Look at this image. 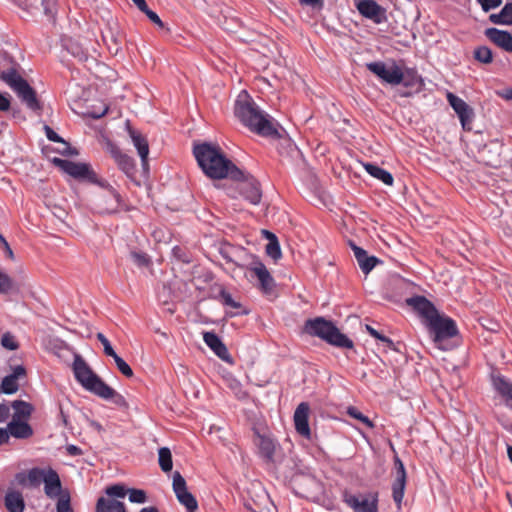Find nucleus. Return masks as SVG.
<instances>
[{
    "label": "nucleus",
    "instance_id": "45",
    "mask_svg": "<svg viewBox=\"0 0 512 512\" xmlns=\"http://www.w3.org/2000/svg\"><path fill=\"white\" fill-rule=\"evenodd\" d=\"M130 256L132 261L139 267H145L149 264V257L145 253L133 251Z\"/></svg>",
    "mask_w": 512,
    "mask_h": 512
},
{
    "label": "nucleus",
    "instance_id": "3",
    "mask_svg": "<svg viewBox=\"0 0 512 512\" xmlns=\"http://www.w3.org/2000/svg\"><path fill=\"white\" fill-rule=\"evenodd\" d=\"M72 370L75 379L85 390L105 400L116 398V404L124 402V398L95 374L81 355H74Z\"/></svg>",
    "mask_w": 512,
    "mask_h": 512
},
{
    "label": "nucleus",
    "instance_id": "42",
    "mask_svg": "<svg viewBox=\"0 0 512 512\" xmlns=\"http://www.w3.org/2000/svg\"><path fill=\"white\" fill-rule=\"evenodd\" d=\"M347 414L349 416H351L352 418L359 420L367 427H369V428L373 427L372 421L366 415L361 413L356 407H352V406L348 407Z\"/></svg>",
    "mask_w": 512,
    "mask_h": 512
},
{
    "label": "nucleus",
    "instance_id": "30",
    "mask_svg": "<svg viewBox=\"0 0 512 512\" xmlns=\"http://www.w3.org/2000/svg\"><path fill=\"white\" fill-rule=\"evenodd\" d=\"M95 510L96 512H126L123 502L105 497L97 500Z\"/></svg>",
    "mask_w": 512,
    "mask_h": 512
},
{
    "label": "nucleus",
    "instance_id": "38",
    "mask_svg": "<svg viewBox=\"0 0 512 512\" xmlns=\"http://www.w3.org/2000/svg\"><path fill=\"white\" fill-rule=\"evenodd\" d=\"M218 299L224 306L230 307L232 309H240L241 308V303L234 300L232 295L225 289L220 290Z\"/></svg>",
    "mask_w": 512,
    "mask_h": 512
},
{
    "label": "nucleus",
    "instance_id": "25",
    "mask_svg": "<svg viewBox=\"0 0 512 512\" xmlns=\"http://www.w3.org/2000/svg\"><path fill=\"white\" fill-rule=\"evenodd\" d=\"M485 35L497 46L507 52H512V34L497 28H488Z\"/></svg>",
    "mask_w": 512,
    "mask_h": 512
},
{
    "label": "nucleus",
    "instance_id": "6",
    "mask_svg": "<svg viewBox=\"0 0 512 512\" xmlns=\"http://www.w3.org/2000/svg\"><path fill=\"white\" fill-rule=\"evenodd\" d=\"M425 326L433 333V341L436 346L442 350H448L449 347L444 342L459 333L456 322L448 316H441L439 313Z\"/></svg>",
    "mask_w": 512,
    "mask_h": 512
},
{
    "label": "nucleus",
    "instance_id": "64",
    "mask_svg": "<svg viewBox=\"0 0 512 512\" xmlns=\"http://www.w3.org/2000/svg\"><path fill=\"white\" fill-rule=\"evenodd\" d=\"M139 512H159V510L154 506L144 507Z\"/></svg>",
    "mask_w": 512,
    "mask_h": 512
},
{
    "label": "nucleus",
    "instance_id": "56",
    "mask_svg": "<svg viewBox=\"0 0 512 512\" xmlns=\"http://www.w3.org/2000/svg\"><path fill=\"white\" fill-rule=\"evenodd\" d=\"M489 20L493 23V24H498V25H508V23L506 22V19L504 18L502 12L500 11L499 13H493V14H490L489 16Z\"/></svg>",
    "mask_w": 512,
    "mask_h": 512
},
{
    "label": "nucleus",
    "instance_id": "13",
    "mask_svg": "<svg viewBox=\"0 0 512 512\" xmlns=\"http://www.w3.org/2000/svg\"><path fill=\"white\" fill-rule=\"evenodd\" d=\"M406 304L423 318L425 325L438 314L435 305L424 296L417 295L407 298Z\"/></svg>",
    "mask_w": 512,
    "mask_h": 512
},
{
    "label": "nucleus",
    "instance_id": "28",
    "mask_svg": "<svg viewBox=\"0 0 512 512\" xmlns=\"http://www.w3.org/2000/svg\"><path fill=\"white\" fill-rule=\"evenodd\" d=\"M7 427L10 435L17 439H27L33 435V429L27 421L12 419Z\"/></svg>",
    "mask_w": 512,
    "mask_h": 512
},
{
    "label": "nucleus",
    "instance_id": "40",
    "mask_svg": "<svg viewBox=\"0 0 512 512\" xmlns=\"http://www.w3.org/2000/svg\"><path fill=\"white\" fill-rule=\"evenodd\" d=\"M114 359V362L117 366V369L126 377H132L133 376V370L129 366V364L121 358L117 353L112 357Z\"/></svg>",
    "mask_w": 512,
    "mask_h": 512
},
{
    "label": "nucleus",
    "instance_id": "48",
    "mask_svg": "<svg viewBox=\"0 0 512 512\" xmlns=\"http://www.w3.org/2000/svg\"><path fill=\"white\" fill-rule=\"evenodd\" d=\"M13 283L11 278L0 271V294L8 293L12 289Z\"/></svg>",
    "mask_w": 512,
    "mask_h": 512
},
{
    "label": "nucleus",
    "instance_id": "16",
    "mask_svg": "<svg viewBox=\"0 0 512 512\" xmlns=\"http://www.w3.org/2000/svg\"><path fill=\"white\" fill-rule=\"evenodd\" d=\"M240 180H242L239 184L241 195L251 204L258 205L262 198L259 182L254 178L245 179V176Z\"/></svg>",
    "mask_w": 512,
    "mask_h": 512
},
{
    "label": "nucleus",
    "instance_id": "23",
    "mask_svg": "<svg viewBox=\"0 0 512 512\" xmlns=\"http://www.w3.org/2000/svg\"><path fill=\"white\" fill-rule=\"evenodd\" d=\"M112 157L117 163L118 167L128 176L132 177L135 174L136 166L134 159L127 154H124L117 146L111 145L109 149Z\"/></svg>",
    "mask_w": 512,
    "mask_h": 512
},
{
    "label": "nucleus",
    "instance_id": "36",
    "mask_svg": "<svg viewBox=\"0 0 512 512\" xmlns=\"http://www.w3.org/2000/svg\"><path fill=\"white\" fill-rule=\"evenodd\" d=\"M474 58L484 64H489L493 60L492 51L486 46L477 47L474 50Z\"/></svg>",
    "mask_w": 512,
    "mask_h": 512
},
{
    "label": "nucleus",
    "instance_id": "4",
    "mask_svg": "<svg viewBox=\"0 0 512 512\" xmlns=\"http://www.w3.org/2000/svg\"><path fill=\"white\" fill-rule=\"evenodd\" d=\"M303 329L306 334L318 337L332 346L345 349L354 347L353 341L341 333L332 321L326 320L324 317L308 319Z\"/></svg>",
    "mask_w": 512,
    "mask_h": 512
},
{
    "label": "nucleus",
    "instance_id": "29",
    "mask_svg": "<svg viewBox=\"0 0 512 512\" xmlns=\"http://www.w3.org/2000/svg\"><path fill=\"white\" fill-rule=\"evenodd\" d=\"M4 504L9 512H24L25 502L22 493L16 490H8Z\"/></svg>",
    "mask_w": 512,
    "mask_h": 512
},
{
    "label": "nucleus",
    "instance_id": "59",
    "mask_svg": "<svg viewBox=\"0 0 512 512\" xmlns=\"http://www.w3.org/2000/svg\"><path fill=\"white\" fill-rule=\"evenodd\" d=\"M16 481L19 485L21 486H29V483H28V473L25 474L23 472H20V473H17L16 474Z\"/></svg>",
    "mask_w": 512,
    "mask_h": 512
},
{
    "label": "nucleus",
    "instance_id": "15",
    "mask_svg": "<svg viewBox=\"0 0 512 512\" xmlns=\"http://www.w3.org/2000/svg\"><path fill=\"white\" fill-rule=\"evenodd\" d=\"M310 407L307 402H301L294 412V425L296 432L306 439L311 438V430L309 426Z\"/></svg>",
    "mask_w": 512,
    "mask_h": 512
},
{
    "label": "nucleus",
    "instance_id": "57",
    "mask_svg": "<svg viewBox=\"0 0 512 512\" xmlns=\"http://www.w3.org/2000/svg\"><path fill=\"white\" fill-rule=\"evenodd\" d=\"M10 98L9 96L0 92V111H8L10 109Z\"/></svg>",
    "mask_w": 512,
    "mask_h": 512
},
{
    "label": "nucleus",
    "instance_id": "49",
    "mask_svg": "<svg viewBox=\"0 0 512 512\" xmlns=\"http://www.w3.org/2000/svg\"><path fill=\"white\" fill-rule=\"evenodd\" d=\"M366 330H367V332H368L372 337H374V338H376V339L380 340L381 342H383V343L387 344L388 346L393 345V341H392L389 337H387V336H385V335H383V334L379 333L376 329H374V328H373V327H371L370 325H366Z\"/></svg>",
    "mask_w": 512,
    "mask_h": 512
},
{
    "label": "nucleus",
    "instance_id": "43",
    "mask_svg": "<svg viewBox=\"0 0 512 512\" xmlns=\"http://www.w3.org/2000/svg\"><path fill=\"white\" fill-rule=\"evenodd\" d=\"M1 345L4 348L11 350V351L18 349V347H19V344L16 341L15 337L9 332L3 334L2 338H1Z\"/></svg>",
    "mask_w": 512,
    "mask_h": 512
},
{
    "label": "nucleus",
    "instance_id": "62",
    "mask_svg": "<svg viewBox=\"0 0 512 512\" xmlns=\"http://www.w3.org/2000/svg\"><path fill=\"white\" fill-rule=\"evenodd\" d=\"M9 438H10V433H9L8 427L0 428V446L8 443Z\"/></svg>",
    "mask_w": 512,
    "mask_h": 512
},
{
    "label": "nucleus",
    "instance_id": "1",
    "mask_svg": "<svg viewBox=\"0 0 512 512\" xmlns=\"http://www.w3.org/2000/svg\"><path fill=\"white\" fill-rule=\"evenodd\" d=\"M234 114L250 131L269 138H278V123L262 111L246 91L240 92L235 100Z\"/></svg>",
    "mask_w": 512,
    "mask_h": 512
},
{
    "label": "nucleus",
    "instance_id": "19",
    "mask_svg": "<svg viewBox=\"0 0 512 512\" xmlns=\"http://www.w3.org/2000/svg\"><path fill=\"white\" fill-rule=\"evenodd\" d=\"M359 13L365 18L380 24L383 21L384 10L374 0H360L357 3Z\"/></svg>",
    "mask_w": 512,
    "mask_h": 512
},
{
    "label": "nucleus",
    "instance_id": "58",
    "mask_svg": "<svg viewBox=\"0 0 512 512\" xmlns=\"http://www.w3.org/2000/svg\"><path fill=\"white\" fill-rule=\"evenodd\" d=\"M10 416V408L6 404H0V423L6 422Z\"/></svg>",
    "mask_w": 512,
    "mask_h": 512
},
{
    "label": "nucleus",
    "instance_id": "34",
    "mask_svg": "<svg viewBox=\"0 0 512 512\" xmlns=\"http://www.w3.org/2000/svg\"><path fill=\"white\" fill-rule=\"evenodd\" d=\"M158 461L163 472H170L173 467L171 451L168 447H162L158 451Z\"/></svg>",
    "mask_w": 512,
    "mask_h": 512
},
{
    "label": "nucleus",
    "instance_id": "10",
    "mask_svg": "<svg viewBox=\"0 0 512 512\" xmlns=\"http://www.w3.org/2000/svg\"><path fill=\"white\" fill-rule=\"evenodd\" d=\"M172 486L177 500L186 508L187 512H197L198 502L187 490L186 480L178 471L173 474Z\"/></svg>",
    "mask_w": 512,
    "mask_h": 512
},
{
    "label": "nucleus",
    "instance_id": "50",
    "mask_svg": "<svg viewBox=\"0 0 512 512\" xmlns=\"http://www.w3.org/2000/svg\"><path fill=\"white\" fill-rule=\"evenodd\" d=\"M477 2L484 12H489L502 4V0H477Z\"/></svg>",
    "mask_w": 512,
    "mask_h": 512
},
{
    "label": "nucleus",
    "instance_id": "41",
    "mask_svg": "<svg viewBox=\"0 0 512 512\" xmlns=\"http://www.w3.org/2000/svg\"><path fill=\"white\" fill-rule=\"evenodd\" d=\"M129 501L132 503L143 504L147 501L146 492L141 489H128Z\"/></svg>",
    "mask_w": 512,
    "mask_h": 512
},
{
    "label": "nucleus",
    "instance_id": "61",
    "mask_svg": "<svg viewBox=\"0 0 512 512\" xmlns=\"http://www.w3.org/2000/svg\"><path fill=\"white\" fill-rule=\"evenodd\" d=\"M66 450H67L68 454L71 456H80L83 454L82 449L73 444L68 445Z\"/></svg>",
    "mask_w": 512,
    "mask_h": 512
},
{
    "label": "nucleus",
    "instance_id": "52",
    "mask_svg": "<svg viewBox=\"0 0 512 512\" xmlns=\"http://www.w3.org/2000/svg\"><path fill=\"white\" fill-rule=\"evenodd\" d=\"M299 3L311 7L315 11H321L324 8V0H299Z\"/></svg>",
    "mask_w": 512,
    "mask_h": 512
},
{
    "label": "nucleus",
    "instance_id": "12",
    "mask_svg": "<svg viewBox=\"0 0 512 512\" xmlns=\"http://www.w3.org/2000/svg\"><path fill=\"white\" fill-rule=\"evenodd\" d=\"M28 14H33L43 8L44 14L49 18H54L56 13V0H9Z\"/></svg>",
    "mask_w": 512,
    "mask_h": 512
},
{
    "label": "nucleus",
    "instance_id": "8",
    "mask_svg": "<svg viewBox=\"0 0 512 512\" xmlns=\"http://www.w3.org/2000/svg\"><path fill=\"white\" fill-rule=\"evenodd\" d=\"M366 68L387 84L399 85L404 81V73L395 63L391 67H387L384 62L375 61L367 63Z\"/></svg>",
    "mask_w": 512,
    "mask_h": 512
},
{
    "label": "nucleus",
    "instance_id": "46",
    "mask_svg": "<svg viewBox=\"0 0 512 512\" xmlns=\"http://www.w3.org/2000/svg\"><path fill=\"white\" fill-rule=\"evenodd\" d=\"M97 339L103 345V350H104L105 355L113 357L116 354V352L113 349L110 341L108 340V338L103 333H98L97 334Z\"/></svg>",
    "mask_w": 512,
    "mask_h": 512
},
{
    "label": "nucleus",
    "instance_id": "32",
    "mask_svg": "<svg viewBox=\"0 0 512 512\" xmlns=\"http://www.w3.org/2000/svg\"><path fill=\"white\" fill-rule=\"evenodd\" d=\"M12 408L14 409L12 419L16 420L28 419L33 411L32 405L22 400L13 401Z\"/></svg>",
    "mask_w": 512,
    "mask_h": 512
},
{
    "label": "nucleus",
    "instance_id": "63",
    "mask_svg": "<svg viewBox=\"0 0 512 512\" xmlns=\"http://www.w3.org/2000/svg\"><path fill=\"white\" fill-rule=\"evenodd\" d=\"M502 97L505 98L506 100H512V88L506 89L502 93Z\"/></svg>",
    "mask_w": 512,
    "mask_h": 512
},
{
    "label": "nucleus",
    "instance_id": "24",
    "mask_svg": "<svg viewBox=\"0 0 512 512\" xmlns=\"http://www.w3.org/2000/svg\"><path fill=\"white\" fill-rule=\"evenodd\" d=\"M351 249L354 252L355 259L357 260L361 271L365 275L369 274L376 264L380 262L376 256H369L366 250L354 243H351Z\"/></svg>",
    "mask_w": 512,
    "mask_h": 512
},
{
    "label": "nucleus",
    "instance_id": "14",
    "mask_svg": "<svg viewBox=\"0 0 512 512\" xmlns=\"http://www.w3.org/2000/svg\"><path fill=\"white\" fill-rule=\"evenodd\" d=\"M394 469L395 479L392 485V496L394 501L400 505L404 497L406 486V470L399 457H395L394 459Z\"/></svg>",
    "mask_w": 512,
    "mask_h": 512
},
{
    "label": "nucleus",
    "instance_id": "60",
    "mask_svg": "<svg viewBox=\"0 0 512 512\" xmlns=\"http://www.w3.org/2000/svg\"><path fill=\"white\" fill-rule=\"evenodd\" d=\"M0 243L4 248L5 252L7 253V256L12 259L14 257L13 251L3 235H0Z\"/></svg>",
    "mask_w": 512,
    "mask_h": 512
},
{
    "label": "nucleus",
    "instance_id": "44",
    "mask_svg": "<svg viewBox=\"0 0 512 512\" xmlns=\"http://www.w3.org/2000/svg\"><path fill=\"white\" fill-rule=\"evenodd\" d=\"M139 10L141 12H143L152 23H154L155 25H157L160 28L164 27V23L162 22V20L158 16V14L156 12L152 11L148 7L147 3H145V7L144 8H140Z\"/></svg>",
    "mask_w": 512,
    "mask_h": 512
},
{
    "label": "nucleus",
    "instance_id": "31",
    "mask_svg": "<svg viewBox=\"0 0 512 512\" xmlns=\"http://www.w3.org/2000/svg\"><path fill=\"white\" fill-rule=\"evenodd\" d=\"M364 168L369 175L380 180L384 184L389 186L393 184L394 179L392 174L380 166L373 163H366L364 164Z\"/></svg>",
    "mask_w": 512,
    "mask_h": 512
},
{
    "label": "nucleus",
    "instance_id": "53",
    "mask_svg": "<svg viewBox=\"0 0 512 512\" xmlns=\"http://www.w3.org/2000/svg\"><path fill=\"white\" fill-rule=\"evenodd\" d=\"M61 144V148H59L57 151L58 153L62 154V155H77V151L75 148L71 147L70 144L68 142H66L64 139H63V142H59Z\"/></svg>",
    "mask_w": 512,
    "mask_h": 512
},
{
    "label": "nucleus",
    "instance_id": "11",
    "mask_svg": "<svg viewBox=\"0 0 512 512\" xmlns=\"http://www.w3.org/2000/svg\"><path fill=\"white\" fill-rule=\"evenodd\" d=\"M447 101L459 117L462 128L464 130H470L469 124L472 122L474 116L472 108L462 98L451 92L447 93Z\"/></svg>",
    "mask_w": 512,
    "mask_h": 512
},
{
    "label": "nucleus",
    "instance_id": "22",
    "mask_svg": "<svg viewBox=\"0 0 512 512\" xmlns=\"http://www.w3.org/2000/svg\"><path fill=\"white\" fill-rule=\"evenodd\" d=\"M255 444L258 447L260 456L266 462H273L276 450V442L273 438L267 435H262L259 432L255 433Z\"/></svg>",
    "mask_w": 512,
    "mask_h": 512
},
{
    "label": "nucleus",
    "instance_id": "9",
    "mask_svg": "<svg viewBox=\"0 0 512 512\" xmlns=\"http://www.w3.org/2000/svg\"><path fill=\"white\" fill-rule=\"evenodd\" d=\"M53 162L75 179H86L93 183L97 181L96 173L91 170L88 164L76 163L60 158H54Z\"/></svg>",
    "mask_w": 512,
    "mask_h": 512
},
{
    "label": "nucleus",
    "instance_id": "18",
    "mask_svg": "<svg viewBox=\"0 0 512 512\" xmlns=\"http://www.w3.org/2000/svg\"><path fill=\"white\" fill-rule=\"evenodd\" d=\"M127 131L131 138V141L136 148L138 155L141 159V164L145 169L148 166V154H149V145L147 139L137 130L133 129L129 126L127 122Z\"/></svg>",
    "mask_w": 512,
    "mask_h": 512
},
{
    "label": "nucleus",
    "instance_id": "37",
    "mask_svg": "<svg viewBox=\"0 0 512 512\" xmlns=\"http://www.w3.org/2000/svg\"><path fill=\"white\" fill-rule=\"evenodd\" d=\"M67 50L80 61H85L88 59V52L84 49L79 43L70 41L67 44Z\"/></svg>",
    "mask_w": 512,
    "mask_h": 512
},
{
    "label": "nucleus",
    "instance_id": "20",
    "mask_svg": "<svg viewBox=\"0 0 512 512\" xmlns=\"http://www.w3.org/2000/svg\"><path fill=\"white\" fill-rule=\"evenodd\" d=\"M203 340L205 344L217 355L221 360L231 362V357L227 347L220 337L214 332H204Z\"/></svg>",
    "mask_w": 512,
    "mask_h": 512
},
{
    "label": "nucleus",
    "instance_id": "17",
    "mask_svg": "<svg viewBox=\"0 0 512 512\" xmlns=\"http://www.w3.org/2000/svg\"><path fill=\"white\" fill-rule=\"evenodd\" d=\"M26 376V369L23 365H17L13 368L12 373L2 379L0 393L7 395L14 394L19 389L18 380Z\"/></svg>",
    "mask_w": 512,
    "mask_h": 512
},
{
    "label": "nucleus",
    "instance_id": "26",
    "mask_svg": "<svg viewBox=\"0 0 512 512\" xmlns=\"http://www.w3.org/2000/svg\"><path fill=\"white\" fill-rule=\"evenodd\" d=\"M44 483V492L47 497L53 499L60 495L61 492V480L58 473L52 469L47 468L46 475L43 480Z\"/></svg>",
    "mask_w": 512,
    "mask_h": 512
},
{
    "label": "nucleus",
    "instance_id": "27",
    "mask_svg": "<svg viewBox=\"0 0 512 512\" xmlns=\"http://www.w3.org/2000/svg\"><path fill=\"white\" fill-rule=\"evenodd\" d=\"M250 270L255 274V276L259 280L261 288L264 291H270L272 289L274 285L273 277L271 276L270 272L262 262H253Z\"/></svg>",
    "mask_w": 512,
    "mask_h": 512
},
{
    "label": "nucleus",
    "instance_id": "2",
    "mask_svg": "<svg viewBox=\"0 0 512 512\" xmlns=\"http://www.w3.org/2000/svg\"><path fill=\"white\" fill-rule=\"evenodd\" d=\"M193 154L205 175L212 179L231 178L240 180L244 172L230 161L218 145L200 143L194 145Z\"/></svg>",
    "mask_w": 512,
    "mask_h": 512
},
{
    "label": "nucleus",
    "instance_id": "7",
    "mask_svg": "<svg viewBox=\"0 0 512 512\" xmlns=\"http://www.w3.org/2000/svg\"><path fill=\"white\" fill-rule=\"evenodd\" d=\"M344 503L353 512H378V494L374 492L343 494Z\"/></svg>",
    "mask_w": 512,
    "mask_h": 512
},
{
    "label": "nucleus",
    "instance_id": "55",
    "mask_svg": "<svg viewBox=\"0 0 512 512\" xmlns=\"http://www.w3.org/2000/svg\"><path fill=\"white\" fill-rule=\"evenodd\" d=\"M501 12L506 19L508 25H512V3L508 2L501 9Z\"/></svg>",
    "mask_w": 512,
    "mask_h": 512
},
{
    "label": "nucleus",
    "instance_id": "35",
    "mask_svg": "<svg viewBox=\"0 0 512 512\" xmlns=\"http://www.w3.org/2000/svg\"><path fill=\"white\" fill-rule=\"evenodd\" d=\"M47 469L43 468H32L28 470V483L31 487H38L44 480Z\"/></svg>",
    "mask_w": 512,
    "mask_h": 512
},
{
    "label": "nucleus",
    "instance_id": "47",
    "mask_svg": "<svg viewBox=\"0 0 512 512\" xmlns=\"http://www.w3.org/2000/svg\"><path fill=\"white\" fill-rule=\"evenodd\" d=\"M57 512H73L69 495L61 496L56 505Z\"/></svg>",
    "mask_w": 512,
    "mask_h": 512
},
{
    "label": "nucleus",
    "instance_id": "51",
    "mask_svg": "<svg viewBox=\"0 0 512 512\" xmlns=\"http://www.w3.org/2000/svg\"><path fill=\"white\" fill-rule=\"evenodd\" d=\"M421 83V78L416 73H407V75L404 74V81H402L401 84H403L405 87H411L415 86L416 84Z\"/></svg>",
    "mask_w": 512,
    "mask_h": 512
},
{
    "label": "nucleus",
    "instance_id": "39",
    "mask_svg": "<svg viewBox=\"0 0 512 512\" xmlns=\"http://www.w3.org/2000/svg\"><path fill=\"white\" fill-rule=\"evenodd\" d=\"M128 489L123 484H115L105 489V494L111 498H124Z\"/></svg>",
    "mask_w": 512,
    "mask_h": 512
},
{
    "label": "nucleus",
    "instance_id": "54",
    "mask_svg": "<svg viewBox=\"0 0 512 512\" xmlns=\"http://www.w3.org/2000/svg\"><path fill=\"white\" fill-rule=\"evenodd\" d=\"M45 135L48 140L53 142H63V138H61L50 126L45 125L44 126Z\"/></svg>",
    "mask_w": 512,
    "mask_h": 512
},
{
    "label": "nucleus",
    "instance_id": "21",
    "mask_svg": "<svg viewBox=\"0 0 512 512\" xmlns=\"http://www.w3.org/2000/svg\"><path fill=\"white\" fill-rule=\"evenodd\" d=\"M492 385L504 399L506 407L512 410V381L503 375H496L492 377Z\"/></svg>",
    "mask_w": 512,
    "mask_h": 512
},
{
    "label": "nucleus",
    "instance_id": "33",
    "mask_svg": "<svg viewBox=\"0 0 512 512\" xmlns=\"http://www.w3.org/2000/svg\"><path fill=\"white\" fill-rule=\"evenodd\" d=\"M264 233L267 239L269 240L268 244L266 245L267 255L273 258L274 260L279 259L282 254L277 237L275 236V234L267 230H264Z\"/></svg>",
    "mask_w": 512,
    "mask_h": 512
},
{
    "label": "nucleus",
    "instance_id": "5",
    "mask_svg": "<svg viewBox=\"0 0 512 512\" xmlns=\"http://www.w3.org/2000/svg\"><path fill=\"white\" fill-rule=\"evenodd\" d=\"M0 78L15 92L27 109L38 115L42 113L43 104L35 89L15 69L2 71Z\"/></svg>",
    "mask_w": 512,
    "mask_h": 512
}]
</instances>
